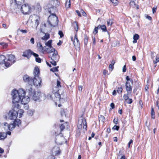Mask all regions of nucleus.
<instances>
[{
    "instance_id": "nucleus-61",
    "label": "nucleus",
    "mask_w": 159,
    "mask_h": 159,
    "mask_svg": "<svg viewBox=\"0 0 159 159\" xmlns=\"http://www.w3.org/2000/svg\"><path fill=\"white\" fill-rule=\"evenodd\" d=\"M133 142V140L132 139H130L129 140V143H128V147H129V148L130 147V144H131Z\"/></svg>"
},
{
    "instance_id": "nucleus-17",
    "label": "nucleus",
    "mask_w": 159,
    "mask_h": 159,
    "mask_svg": "<svg viewBox=\"0 0 159 159\" xmlns=\"http://www.w3.org/2000/svg\"><path fill=\"white\" fill-rule=\"evenodd\" d=\"M33 79L30 78L27 75H26L23 77V81L25 83H28L29 84H31L32 81Z\"/></svg>"
},
{
    "instance_id": "nucleus-6",
    "label": "nucleus",
    "mask_w": 159,
    "mask_h": 159,
    "mask_svg": "<svg viewBox=\"0 0 159 159\" xmlns=\"http://www.w3.org/2000/svg\"><path fill=\"white\" fill-rule=\"evenodd\" d=\"M60 84V82L57 80L56 87L53 89V91L54 93H55V97L56 98H58L60 100L61 99V96L60 94V92H59L60 88H61Z\"/></svg>"
},
{
    "instance_id": "nucleus-56",
    "label": "nucleus",
    "mask_w": 159,
    "mask_h": 159,
    "mask_svg": "<svg viewBox=\"0 0 159 159\" xmlns=\"http://www.w3.org/2000/svg\"><path fill=\"white\" fill-rule=\"evenodd\" d=\"M23 104L24 106V108L25 110L28 109L29 108V106H28V105L27 104Z\"/></svg>"
},
{
    "instance_id": "nucleus-28",
    "label": "nucleus",
    "mask_w": 159,
    "mask_h": 159,
    "mask_svg": "<svg viewBox=\"0 0 159 159\" xmlns=\"http://www.w3.org/2000/svg\"><path fill=\"white\" fill-rule=\"evenodd\" d=\"M67 110L61 109V114L62 116L66 117Z\"/></svg>"
},
{
    "instance_id": "nucleus-18",
    "label": "nucleus",
    "mask_w": 159,
    "mask_h": 159,
    "mask_svg": "<svg viewBox=\"0 0 159 159\" xmlns=\"http://www.w3.org/2000/svg\"><path fill=\"white\" fill-rule=\"evenodd\" d=\"M37 47L38 50L40 52L43 53L46 51V49H44V47L42 46V44L40 42L37 43Z\"/></svg>"
},
{
    "instance_id": "nucleus-27",
    "label": "nucleus",
    "mask_w": 159,
    "mask_h": 159,
    "mask_svg": "<svg viewBox=\"0 0 159 159\" xmlns=\"http://www.w3.org/2000/svg\"><path fill=\"white\" fill-rule=\"evenodd\" d=\"M33 56L35 57V60L36 62L38 63H40L41 61V59L38 57L39 55L38 54L35 53H33Z\"/></svg>"
},
{
    "instance_id": "nucleus-47",
    "label": "nucleus",
    "mask_w": 159,
    "mask_h": 159,
    "mask_svg": "<svg viewBox=\"0 0 159 159\" xmlns=\"http://www.w3.org/2000/svg\"><path fill=\"white\" fill-rule=\"evenodd\" d=\"M107 24L108 25L111 26L112 24V21L111 20L109 19L107 21Z\"/></svg>"
},
{
    "instance_id": "nucleus-64",
    "label": "nucleus",
    "mask_w": 159,
    "mask_h": 159,
    "mask_svg": "<svg viewBox=\"0 0 159 159\" xmlns=\"http://www.w3.org/2000/svg\"><path fill=\"white\" fill-rule=\"evenodd\" d=\"M117 120L118 119H116L115 118L113 120V122L115 124H117Z\"/></svg>"
},
{
    "instance_id": "nucleus-62",
    "label": "nucleus",
    "mask_w": 159,
    "mask_h": 159,
    "mask_svg": "<svg viewBox=\"0 0 159 159\" xmlns=\"http://www.w3.org/2000/svg\"><path fill=\"white\" fill-rule=\"evenodd\" d=\"M123 72H125L126 71V65H125L124 66L123 68L122 69Z\"/></svg>"
},
{
    "instance_id": "nucleus-21",
    "label": "nucleus",
    "mask_w": 159,
    "mask_h": 159,
    "mask_svg": "<svg viewBox=\"0 0 159 159\" xmlns=\"http://www.w3.org/2000/svg\"><path fill=\"white\" fill-rule=\"evenodd\" d=\"M48 7L49 8L48 11L50 13L55 12L56 10V6H54L53 5L52 6H50V5H49Z\"/></svg>"
},
{
    "instance_id": "nucleus-45",
    "label": "nucleus",
    "mask_w": 159,
    "mask_h": 159,
    "mask_svg": "<svg viewBox=\"0 0 159 159\" xmlns=\"http://www.w3.org/2000/svg\"><path fill=\"white\" fill-rule=\"evenodd\" d=\"M123 90V89L122 87L120 88H118L117 89V91L119 93H121Z\"/></svg>"
},
{
    "instance_id": "nucleus-4",
    "label": "nucleus",
    "mask_w": 159,
    "mask_h": 159,
    "mask_svg": "<svg viewBox=\"0 0 159 159\" xmlns=\"http://www.w3.org/2000/svg\"><path fill=\"white\" fill-rule=\"evenodd\" d=\"M58 20L57 17L54 14H52L48 17V22L51 26L55 27L58 24Z\"/></svg>"
},
{
    "instance_id": "nucleus-35",
    "label": "nucleus",
    "mask_w": 159,
    "mask_h": 159,
    "mask_svg": "<svg viewBox=\"0 0 159 159\" xmlns=\"http://www.w3.org/2000/svg\"><path fill=\"white\" fill-rule=\"evenodd\" d=\"M74 44L75 46H78L80 45V43L78 39H74Z\"/></svg>"
},
{
    "instance_id": "nucleus-42",
    "label": "nucleus",
    "mask_w": 159,
    "mask_h": 159,
    "mask_svg": "<svg viewBox=\"0 0 159 159\" xmlns=\"http://www.w3.org/2000/svg\"><path fill=\"white\" fill-rule=\"evenodd\" d=\"M4 128L7 130H8L9 129V124L7 123H4Z\"/></svg>"
},
{
    "instance_id": "nucleus-50",
    "label": "nucleus",
    "mask_w": 159,
    "mask_h": 159,
    "mask_svg": "<svg viewBox=\"0 0 159 159\" xmlns=\"http://www.w3.org/2000/svg\"><path fill=\"white\" fill-rule=\"evenodd\" d=\"M59 35L60 36V38H62L64 36V34L62 32L61 30H59L58 33Z\"/></svg>"
},
{
    "instance_id": "nucleus-9",
    "label": "nucleus",
    "mask_w": 159,
    "mask_h": 159,
    "mask_svg": "<svg viewBox=\"0 0 159 159\" xmlns=\"http://www.w3.org/2000/svg\"><path fill=\"white\" fill-rule=\"evenodd\" d=\"M18 113L14 109H12L9 112L8 115V118L11 120H16Z\"/></svg>"
},
{
    "instance_id": "nucleus-14",
    "label": "nucleus",
    "mask_w": 159,
    "mask_h": 159,
    "mask_svg": "<svg viewBox=\"0 0 159 159\" xmlns=\"http://www.w3.org/2000/svg\"><path fill=\"white\" fill-rule=\"evenodd\" d=\"M64 138L59 135L56 136L55 142L58 144L61 145L63 142Z\"/></svg>"
},
{
    "instance_id": "nucleus-1",
    "label": "nucleus",
    "mask_w": 159,
    "mask_h": 159,
    "mask_svg": "<svg viewBox=\"0 0 159 159\" xmlns=\"http://www.w3.org/2000/svg\"><path fill=\"white\" fill-rule=\"evenodd\" d=\"M25 94V91L22 89H19L18 90L14 89L12 91L11 95L12 97L13 106L14 108L19 109L20 108L19 103L20 102L22 97Z\"/></svg>"
},
{
    "instance_id": "nucleus-5",
    "label": "nucleus",
    "mask_w": 159,
    "mask_h": 159,
    "mask_svg": "<svg viewBox=\"0 0 159 159\" xmlns=\"http://www.w3.org/2000/svg\"><path fill=\"white\" fill-rule=\"evenodd\" d=\"M82 127L83 129L84 130H86L87 127L86 121L85 119L83 116H81L79 119L78 120V127L79 129H81Z\"/></svg>"
},
{
    "instance_id": "nucleus-16",
    "label": "nucleus",
    "mask_w": 159,
    "mask_h": 159,
    "mask_svg": "<svg viewBox=\"0 0 159 159\" xmlns=\"http://www.w3.org/2000/svg\"><path fill=\"white\" fill-rule=\"evenodd\" d=\"M33 53H34L32 52L29 49L24 52H23V56L24 57H26L29 58L30 57L31 55L32 54L33 55Z\"/></svg>"
},
{
    "instance_id": "nucleus-19",
    "label": "nucleus",
    "mask_w": 159,
    "mask_h": 159,
    "mask_svg": "<svg viewBox=\"0 0 159 159\" xmlns=\"http://www.w3.org/2000/svg\"><path fill=\"white\" fill-rule=\"evenodd\" d=\"M20 101L22 104H28L30 101V98L29 97L27 96L25 97V95L22 97Z\"/></svg>"
},
{
    "instance_id": "nucleus-23",
    "label": "nucleus",
    "mask_w": 159,
    "mask_h": 159,
    "mask_svg": "<svg viewBox=\"0 0 159 159\" xmlns=\"http://www.w3.org/2000/svg\"><path fill=\"white\" fill-rule=\"evenodd\" d=\"M137 3L138 1L137 0H131L129 3V5L130 7L134 8L136 6Z\"/></svg>"
},
{
    "instance_id": "nucleus-2",
    "label": "nucleus",
    "mask_w": 159,
    "mask_h": 159,
    "mask_svg": "<svg viewBox=\"0 0 159 159\" xmlns=\"http://www.w3.org/2000/svg\"><path fill=\"white\" fill-rule=\"evenodd\" d=\"M5 65L6 67H10L11 65L15 63L16 61V58L15 55L12 54H6Z\"/></svg>"
},
{
    "instance_id": "nucleus-33",
    "label": "nucleus",
    "mask_w": 159,
    "mask_h": 159,
    "mask_svg": "<svg viewBox=\"0 0 159 159\" xmlns=\"http://www.w3.org/2000/svg\"><path fill=\"white\" fill-rule=\"evenodd\" d=\"M73 25L74 26L75 30L76 32H77L78 30V25L77 23L75 22L73 24Z\"/></svg>"
},
{
    "instance_id": "nucleus-44",
    "label": "nucleus",
    "mask_w": 159,
    "mask_h": 159,
    "mask_svg": "<svg viewBox=\"0 0 159 159\" xmlns=\"http://www.w3.org/2000/svg\"><path fill=\"white\" fill-rule=\"evenodd\" d=\"M126 80L127 81H130V83H131L132 85L133 84V80H132L131 79L129 76H127L126 77Z\"/></svg>"
},
{
    "instance_id": "nucleus-20",
    "label": "nucleus",
    "mask_w": 159,
    "mask_h": 159,
    "mask_svg": "<svg viewBox=\"0 0 159 159\" xmlns=\"http://www.w3.org/2000/svg\"><path fill=\"white\" fill-rule=\"evenodd\" d=\"M33 74L34 77H40L39 75L40 74V71L39 68L38 67H35L33 71Z\"/></svg>"
},
{
    "instance_id": "nucleus-53",
    "label": "nucleus",
    "mask_w": 159,
    "mask_h": 159,
    "mask_svg": "<svg viewBox=\"0 0 159 159\" xmlns=\"http://www.w3.org/2000/svg\"><path fill=\"white\" fill-rule=\"evenodd\" d=\"M60 127L61 131H62L65 128V127L63 124H61L60 125Z\"/></svg>"
},
{
    "instance_id": "nucleus-26",
    "label": "nucleus",
    "mask_w": 159,
    "mask_h": 159,
    "mask_svg": "<svg viewBox=\"0 0 159 159\" xmlns=\"http://www.w3.org/2000/svg\"><path fill=\"white\" fill-rule=\"evenodd\" d=\"M7 134L4 132H0V140H2L7 137Z\"/></svg>"
},
{
    "instance_id": "nucleus-32",
    "label": "nucleus",
    "mask_w": 159,
    "mask_h": 159,
    "mask_svg": "<svg viewBox=\"0 0 159 159\" xmlns=\"http://www.w3.org/2000/svg\"><path fill=\"white\" fill-rule=\"evenodd\" d=\"M34 113L33 110L29 109L27 111V113L29 116H32Z\"/></svg>"
},
{
    "instance_id": "nucleus-11",
    "label": "nucleus",
    "mask_w": 159,
    "mask_h": 159,
    "mask_svg": "<svg viewBox=\"0 0 159 159\" xmlns=\"http://www.w3.org/2000/svg\"><path fill=\"white\" fill-rule=\"evenodd\" d=\"M21 124V120L19 119H16V120H14L13 123L9 124L8 130H12L15 128V126H17L19 127L20 125Z\"/></svg>"
},
{
    "instance_id": "nucleus-8",
    "label": "nucleus",
    "mask_w": 159,
    "mask_h": 159,
    "mask_svg": "<svg viewBox=\"0 0 159 159\" xmlns=\"http://www.w3.org/2000/svg\"><path fill=\"white\" fill-rule=\"evenodd\" d=\"M21 11L24 14H28L30 13V7L28 4H25L22 6Z\"/></svg>"
},
{
    "instance_id": "nucleus-34",
    "label": "nucleus",
    "mask_w": 159,
    "mask_h": 159,
    "mask_svg": "<svg viewBox=\"0 0 159 159\" xmlns=\"http://www.w3.org/2000/svg\"><path fill=\"white\" fill-rule=\"evenodd\" d=\"M99 121H101L102 122H104L105 121V119L104 116L101 115L99 116Z\"/></svg>"
},
{
    "instance_id": "nucleus-10",
    "label": "nucleus",
    "mask_w": 159,
    "mask_h": 159,
    "mask_svg": "<svg viewBox=\"0 0 159 159\" xmlns=\"http://www.w3.org/2000/svg\"><path fill=\"white\" fill-rule=\"evenodd\" d=\"M52 40H50L45 43V45L48 47V48H46V51L49 53H52L55 51V49L52 47Z\"/></svg>"
},
{
    "instance_id": "nucleus-39",
    "label": "nucleus",
    "mask_w": 159,
    "mask_h": 159,
    "mask_svg": "<svg viewBox=\"0 0 159 159\" xmlns=\"http://www.w3.org/2000/svg\"><path fill=\"white\" fill-rule=\"evenodd\" d=\"M39 17H36V18L35 20V25H36V27H37L39 24Z\"/></svg>"
},
{
    "instance_id": "nucleus-48",
    "label": "nucleus",
    "mask_w": 159,
    "mask_h": 159,
    "mask_svg": "<svg viewBox=\"0 0 159 159\" xmlns=\"http://www.w3.org/2000/svg\"><path fill=\"white\" fill-rule=\"evenodd\" d=\"M84 43L85 45H87L88 42V39L87 36H85L84 40Z\"/></svg>"
},
{
    "instance_id": "nucleus-52",
    "label": "nucleus",
    "mask_w": 159,
    "mask_h": 159,
    "mask_svg": "<svg viewBox=\"0 0 159 159\" xmlns=\"http://www.w3.org/2000/svg\"><path fill=\"white\" fill-rule=\"evenodd\" d=\"M57 61H51V63L53 66H56L57 65L56 62Z\"/></svg>"
},
{
    "instance_id": "nucleus-49",
    "label": "nucleus",
    "mask_w": 159,
    "mask_h": 159,
    "mask_svg": "<svg viewBox=\"0 0 159 159\" xmlns=\"http://www.w3.org/2000/svg\"><path fill=\"white\" fill-rule=\"evenodd\" d=\"M149 81V80L148 79L147 80V84L146 85V87H145V89L146 91H147L148 89H149V85L148 84Z\"/></svg>"
},
{
    "instance_id": "nucleus-36",
    "label": "nucleus",
    "mask_w": 159,
    "mask_h": 159,
    "mask_svg": "<svg viewBox=\"0 0 159 159\" xmlns=\"http://www.w3.org/2000/svg\"><path fill=\"white\" fill-rule=\"evenodd\" d=\"M17 112L18 114H19V117L20 118L21 117H22L23 115V113L24 112L23 110L22 109H20L18 110V112Z\"/></svg>"
},
{
    "instance_id": "nucleus-38",
    "label": "nucleus",
    "mask_w": 159,
    "mask_h": 159,
    "mask_svg": "<svg viewBox=\"0 0 159 159\" xmlns=\"http://www.w3.org/2000/svg\"><path fill=\"white\" fill-rule=\"evenodd\" d=\"M151 114L152 118L153 119H154L155 118V112L154 111L153 108V107L152 108Z\"/></svg>"
},
{
    "instance_id": "nucleus-41",
    "label": "nucleus",
    "mask_w": 159,
    "mask_h": 159,
    "mask_svg": "<svg viewBox=\"0 0 159 159\" xmlns=\"http://www.w3.org/2000/svg\"><path fill=\"white\" fill-rule=\"evenodd\" d=\"M130 94H128V93L127 94H125L123 96V98L125 101H127L129 99L128 95Z\"/></svg>"
},
{
    "instance_id": "nucleus-54",
    "label": "nucleus",
    "mask_w": 159,
    "mask_h": 159,
    "mask_svg": "<svg viewBox=\"0 0 159 159\" xmlns=\"http://www.w3.org/2000/svg\"><path fill=\"white\" fill-rule=\"evenodd\" d=\"M119 128V127L118 126L116 125L114 126L113 128V129L114 130H118Z\"/></svg>"
},
{
    "instance_id": "nucleus-57",
    "label": "nucleus",
    "mask_w": 159,
    "mask_h": 159,
    "mask_svg": "<svg viewBox=\"0 0 159 159\" xmlns=\"http://www.w3.org/2000/svg\"><path fill=\"white\" fill-rule=\"evenodd\" d=\"M113 66H113L112 65L110 64V65L109 66V70H110L111 71H112V69L114 67Z\"/></svg>"
},
{
    "instance_id": "nucleus-46",
    "label": "nucleus",
    "mask_w": 159,
    "mask_h": 159,
    "mask_svg": "<svg viewBox=\"0 0 159 159\" xmlns=\"http://www.w3.org/2000/svg\"><path fill=\"white\" fill-rule=\"evenodd\" d=\"M139 36L138 34H135L134 35L133 39L137 40L139 38Z\"/></svg>"
},
{
    "instance_id": "nucleus-43",
    "label": "nucleus",
    "mask_w": 159,
    "mask_h": 159,
    "mask_svg": "<svg viewBox=\"0 0 159 159\" xmlns=\"http://www.w3.org/2000/svg\"><path fill=\"white\" fill-rule=\"evenodd\" d=\"M114 4V5L116 6L117 5L118 2L117 0H110Z\"/></svg>"
},
{
    "instance_id": "nucleus-31",
    "label": "nucleus",
    "mask_w": 159,
    "mask_h": 159,
    "mask_svg": "<svg viewBox=\"0 0 159 159\" xmlns=\"http://www.w3.org/2000/svg\"><path fill=\"white\" fill-rule=\"evenodd\" d=\"M153 60V63L154 64H156L158 62H159V57L157 55L155 58H152Z\"/></svg>"
},
{
    "instance_id": "nucleus-55",
    "label": "nucleus",
    "mask_w": 159,
    "mask_h": 159,
    "mask_svg": "<svg viewBox=\"0 0 159 159\" xmlns=\"http://www.w3.org/2000/svg\"><path fill=\"white\" fill-rule=\"evenodd\" d=\"M132 100L131 98H129L128 101H126L127 103L128 104H131L132 102Z\"/></svg>"
},
{
    "instance_id": "nucleus-63",
    "label": "nucleus",
    "mask_w": 159,
    "mask_h": 159,
    "mask_svg": "<svg viewBox=\"0 0 159 159\" xmlns=\"http://www.w3.org/2000/svg\"><path fill=\"white\" fill-rule=\"evenodd\" d=\"M146 18H147V19H148V20H151L152 19V17L151 16H150L148 15H147V16H146Z\"/></svg>"
},
{
    "instance_id": "nucleus-7",
    "label": "nucleus",
    "mask_w": 159,
    "mask_h": 159,
    "mask_svg": "<svg viewBox=\"0 0 159 159\" xmlns=\"http://www.w3.org/2000/svg\"><path fill=\"white\" fill-rule=\"evenodd\" d=\"M53 156H51L48 157V159H55L54 156H57L60 154L61 151L60 148L58 146H55L51 151Z\"/></svg>"
},
{
    "instance_id": "nucleus-3",
    "label": "nucleus",
    "mask_w": 159,
    "mask_h": 159,
    "mask_svg": "<svg viewBox=\"0 0 159 159\" xmlns=\"http://www.w3.org/2000/svg\"><path fill=\"white\" fill-rule=\"evenodd\" d=\"M31 86L32 85L30 86V89H28V92L29 93V95L34 101H38L40 98L41 93L39 92H35L33 90Z\"/></svg>"
},
{
    "instance_id": "nucleus-30",
    "label": "nucleus",
    "mask_w": 159,
    "mask_h": 159,
    "mask_svg": "<svg viewBox=\"0 0 159 159\" xmlns=\"http://www.w3.org/2000/svg\"><path fill=\"white\" fill-rule=\"evenodd\" d=\"M98 27H99V29H101V30H102L103 31H107V29L106 28V27L104 25H99Z\"/></svg>"
},
{
    "instance_id": "nucleus-59",
    "label": "nucleus",
    "mask_w": 159,
    "mask_h": 159,
    "mask_svg": "<svg viewBox=\"0 0 159 159\" xmlns=\"http://www.w3.org/2000/svg\"><path fill=\"white\" fill-rule=\"evenodd\" d=\"M31 43L32 44H34V38H32L30 40Z\"/></svg>"
},
{
    "instance_id": "nucleus-29",
    "label": "nucleus",
    "mask_w": 159,
    "mask_h": 159,
    "mask_svg": "<svg viewBox=\"0 0 159 159\" xmlns=\"http://www.w3.org/2000/svg\"><path fill=\"white\" fill-rule=\"evenodd\" d=\"M50 3L51 4H52L53 6H56V7L59 5V2L57 0H54L51 1Z\"/></svg>"
},
{
    "instance_id": "nucleus-24",
    "label": "nucleus",
    "mask_w": 159,
    "mask_h": 159,
    "mask_svg": "<svg viewBox=\"0 0 159 159\" xmlns=\"http://www.w3.org/2000/svg\"><path fill=\"white\" fill-rule=\"evenodd\" d=\"M43 33L45 34V35L41 38V39L44 41H47L50 38V35L47 33H44L43 32Z\"/></svg>"
},
{
    "instance_id": "nucleus-60",
    "label": "nucleus",
    "mask_w": 159,
    "mask_h": 159,
    "mask_svg": "<svg viewBox=\"0 0 159 159\" xmlns=\"http://www.w3.org/2000/svg\"><path fill=\"white\" fill-rule=\"evenodd\" d=\"M82 13V15L84 16H85L86 15V13L84 12V11L83 10H81L80 11Z\"/></svg>"
},
{
    "instance_id": "nucleus-13",
    "label": "nucleus",
    "mask_w": 159,
    "mask_h": 159,
    "mask_svg": "<svg viewBox=\"0 0 159 159\" xmlns=\"http://www.w3.org/2000/svg\"><path fill=\"white\" fill-rule=\"evenodd\" d=\"M125 89L128 94L131 93L132 89V87L129 81L126 82L125 83Z\"/></svg>"
},
{
    "instance_id": "nucleus-37",
    "label": "nucleus",
    "mask_w": 159,
    "mask_h": 159,
    "mask_svg": "<svg viewBox=\"0 0 159 159\" xmlns=\"http://www.w3.org/2000/svg\"><path fill=\"white\" fill-rule=\"evenodd\" d=\"M59 66L53 67L50 69V70L53 72H54L55 71H58V68H59Z\"/></svg>"
},
{
    "instance_id": "nucleus-51",
    "label": "nucleus",
    "mask_w": 159,
    "mask_h": 159,
    "mask_svg": "<svg viewBox=\"0 0 159 159\" xmlns=\"http://www.w3.org/2000/svg\"><path fill=\"white\" fill-rule=\"evenodd\" d=\"M70 5V0H69L68 2H67L66 3V6L68 7H69Z\"/></svg>"
},
{
    "instance_id": "nucleus-40",
    "label": "nucleus",
    "mask_w": 159,
    "mask_h": 159,
    "mask_svg": "<svg viewBox=\"0 0 159 159\" xmlns=\"http://www.w3.org/2000/svg\"><path fill=\"white\" fill-rule=\"evenodd\" d=\"M98 29H99V27H98V26L95 28L93 32V33L95 35L98 33Z\"/></svg>"
},
{
    "instance_id": "nucleus-25",
    "label": "nucleus",
    "mask_w": 159,
    "mask_h": 159,
    "mask_svg": "<svg viewBox=\"0 0 159 159\" xmlns=\"http://www.w3.org/2000/svg\"><path fill=\"white\" fill-rule=\"evenodd\" d=\"M6 59V57L5 55H0V64L5 63V60Z\"/></svg>"
},
{
    "instance_id": "nucleus-15",
    "label": "nucleus",
    "mask_w": 159,
    "mask_h": 159,
    "mask_svg": "<svg viewBox=\"0 0 159 159\" xmlns=\"http://www.w3.org/2000/svg\"><path fill=\"white\" fill-rule=\"evenodd\" d=\"M52 53V54H50L49 56V57H51L52 61H58L59 57H58L57 52L55 50Z\"/></svg>"
},
{
    "instance_id": "nucleus-12",
    "label": "nucleus",
    "mask_w": 159,
    "mask_h": 159,
    "mask_svg": "<svg viewBox=\"0 0 159 159\" xmlns=\"http://www.w3.org/2000/svg\"><path fill=\"white\" fill-rule=\"evenodd\" d=\"M33 83L35 86L38 87L41 85L42 79L40 77H34L32 79Z\"/></svg>"
},
{
    "instance_id": "nucleus-58",
    "label": "nucleus",
    "mask_w": 159,
    "mask_h": 159,
    "mask_svg": "<svg viewBox=\"0 0 159 159\" xmlns=\"http://www.w3.org/2000/svg\"><path fill=\"white\" fill-rule=\"evenodd\" d=\"M20 31L23 33H27V31L25 30H20Z\"/></svg>"
},
{
    "instance_id": "nucleus-22",
    "label": "nucleus",
    "mask_w": 159,
    "mask_h": 159,
    "mask_svg": "<svg viewBox=\"0 0 159 159\" xmlns=\"http://www.w3.org/2000/svg\"><path fill=\"white\" fill-rule=\"evenodd\" d=\"M34 10L36 11L39 13L41 11V7L39 4L38 3L34 6Z\"/></svg>"
}]
</instances>
